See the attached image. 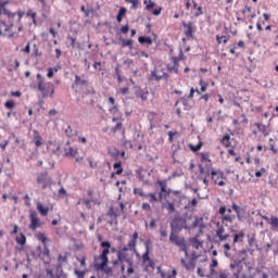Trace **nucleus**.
Listing matches in <instances>:
<instances>
[{
    "label": "nucleus",
    "mask_w": 278,
    "mask_h": 278,
    "mask_svg": "<svg viewBox=\"0 0 278 278\" xmlns=\"http://www.w3.org/2000/svg\"><path fill=\"white\" fill-rule=\"evenodd\" d=\"M77 134H79V131L73 130V128L71 126H67V128L65 129V136L67 138H73V137L77 136Z\"/></svg>",
    "instance_id": "obj_24"
},
{
    "label": "nucleus",
    "mask_w": 278,
    "mask_h": 278,
    "mask_svg": "<svg viewBox=\"0 0 278 278\" xmlns=\"http://www.w3.org/2000/svg\"><path fill=\"white\" fill-rule=\"evenodd\" d=\"M33 55H35V58H40L42 55V52H39L36 43L33 46Z\"/></svg>",
    "instance_id": "obj_45"
},
{
    "label": "nucleus",
    "mask_w": 278,
    "mask_h": 278,
    "mask_svg": "<svg viewBox=\"0 0 278 278\" xmlns=\"http://www.w3.org/2000/svg\"><path fill=\"white\" fill-rule=\"evenodd\" d=\"M15 242H17V244H21V247H25V244H27V237L25 236V233L21 232L20 237L15 238Z\"/></svg>",
    "instance_id": "obj_18"
},
{
    "label": "nucleus",
    "mask_w": 278,
    "mask_h": 278,
    "mask_svg": "<svg viewBox=\"0 0 278 278\" xmlns=\"http://www.w3.org/2000/svg\"><path fill=\"white\" fill-rule=\"evenodd\" d=\"M134 194H139V197H147V193L142 192L141 188H135Z\"/></svg>",
    "instance_id": "obj_56"
},
{
    "label": "nucleus",
    "mask_w": 278,
    "mask_h": 278,
    "mask_svg": "<svg viewBox=\"0 0 278 278\" xmlns=\"http://www.w3.org/2000/svg\"><path fill=\"white\" fill-rule=\"evenodd\" d=\"M169 242L175 244V247H179L180 251L185 253L186 257H188V244L186 243V238L179 237L177 235H172L169 237Z\"/></svg>",
    "instance_id": "obj_2"
},
{
    "label": "nucleus",
    "mask_w": 278,
    "mask_h": 278,
    "mask_svg": "<svg viewBox=\"0 0 278 278\" xmlns=\"http://www.w3.org/2000/svg\"><path fill=\"white\" fill-rule=\"evenodd\" d=\"M199 227L200 233H203V229H205V224L203 223V217L194 216V222L191 226H189V231L192 229H197Z\"/></svg>",
    "instance_id": "obj_8"
},
{
    "label": "nucleus",
    "mask_w": 278,
    "mask_h": 278,
    "mask_svg": "<svg viewBox=\"0 0 278 278\" xmlns=\"http://www.w3.org/2000/svg\"><path fill=\"white\" fill-rule=\"evenodd\" d=\"M170 227V235L172 236H178V233H181L182 229H186L189 231L190 226L186 224V217H180L179 215H175L172 223L169 224Z\"/></svg>",
    "instance_id": "obj_1"
},
{
    "label": "nucleus",
    "mask_w": 278,
    "mask_h": 278,
    "mask_svg": "<svg viewBox=\"0 0 278 278\" xmlns=\"http://www.w3.org/2000/svg\"><path fill=\"white\" fill-rule=\"evenodd\" d=\"M126 14H127V8L121 7L116 15L117 23H123V18H125Z\"/></svg>",
    "instance_id": "obj_15"
},
{
    "label": "nucleus",
    "mask_w": 278,
    "mask_h": 278,
    "mask_svg": "<svg viewBox=\"0 0 278 278\" xmlns=\"http://www.w3.org/2000/svg\"><path fill=\"white\" fill-rule=\"evenodd\" d=\"M79 155V152L73 148H70L67 152H65V157H76Z\"/></svg>",
    "instance_id": "obj_31"
},
{
    "label": "nucleus",
    "mask_w": 278,
    "mask_h": 278,
    "mask_svg": "<svg viewBox=\"0 0 278 278\" xmlns=\"http://www.w3.org/2000/svg\"><path fill=\"white\" fill-rule=\"evenodd\" d=\"M167 212L169 214H173L175 212V203L173 202H167Z\"/></svg>",
    "instance_id": "obj_53"
},
{
    "label": "nucleus",
    "mask_w": 278,
    "mask_h": 278,
    "mask_svg": "<svg viewBox=\"0 0 278 278\" xmlns=\"http://www.w3.org/2000/svg\"><path fill=\"white\" fill-rule=\"evenodd\" d=\"M229 38H230L229 35L228 36L216 35V40H217L218 45H220L222 42H224V45H227V42L229 41Z\"/></svg>",
    "instance_id": "obj_29"
},
{
    "label": "nucleus",
    "mask_w": 278,
    "mask_h": 278,
    "mask_svg": "<svg viewBox=\"0 0 278 278\" xmlns=\"http://www.w3.org/2000/svg\"><path fill=\"white\" fill-rule=\"evenodd\" d=\"M53 88V83H48L42 85V80L38 81V90L42 94V99H47L49 97V92Z\"/></svg>",
    "instance_id": "obj_6"
},
{
    "label": "nucleus",
    "mask_w": 278,
    "mask_h": 278,
    "mask_svg": "<svg viewBox=\"0 0 278 278\" xmlns=\"http://www.w3.org/2000/svg\"><path fill=\"white\" fill-rule=\"evenodd\" d=\"M67 40H71L73 48L79 47V42H77V43L75 42V41H76L75 37L68 36V37H67Z\"/></svg>",
    "instance_id": "obj_58"
},
{
    "label": "nucleus",
    "mask_w": 278,
    "mask_h": 278,
    "mask_svg": "<svg viewBox=\"0 0 278 278\" xmlns=\"http://www.w3.org/2000/svg\"><path fill=\"white\" fill-rule=\"evenodd\" d=\"M231 136H229V134L224 135V137L222 138L220 142L222 144H224L226 148L231 147Z\"/></svg>",
    "instance_id": "obj_23"
},
{
    "label": "nucleus",
    "mask_w": 278,
    "mask_h": 278,
    "mask_svg": "<svg viewBox=\"0 0 278 278\" xmlns=\"http://www.w3.org/2000/svg\"><path fill=\"white\" fill-rule=\"evenodd\" d=\"M42 257H47L49 261H51V251L49 250V247L43 245V252H41Z\"/></svg>",
    "instance_id": "obj_37"
},
{
    "label": "nucleus",
    "mask_w": 278,
    "mask_h": 278,
    "mask_svg": "<svg viewBox=\"0 0 278 278\" xmlns=\"http://www.w3.org/2000/svg\"><path fill=\"white\" fill-rule=\"evenodd\" d=\"M203 147V141H199L197 146L189 143V149L192 151V153H198V151H201V148Z\"/></svg>",
    "instance_id": "obj_25"
},
{
    "label": "nucleus",
    "mask_w": 278,
    "mask_h": 278,
    "mask_svg": "<svg viewBox=\"0 0 278 278\" xmlns=\"http://www.w3.org/2000/svg\"><path fill=\"white\" fill-rule=\"evenodd\" d=\"M34 140H35V146L36 147H41L42 146V137L40 135H38L37 130H35Z\"/></svg>",
    "instance_id": "obj_30"
},
{
    "label": "nucleus",
    "mask_w": 278,
    "mask_h": 278,
    "mask_svg": "<svg viewBox=\"0 0 278 278\" xmlns=\"http://www.w3.org/2000/svg\"><path fill=\"white\" fill-rule=\"evenodd\" d=\"M113 168L115 169L116 175H123V162L118 161L114 163Z\"/></svg>",
    "instance_id": "obj_22"
},
{
    "label": "nucleus",
    "mask_w": 278,
    "mask_h": 278,
    "mask_svg": "<svg viewBox=\"0 0 278 278\" xmlns=\"http://www.w3.org/2000/svg\"><path fill=\"white\" fill-rule=\"evenodd\" d=\"M135 173L138 179H144V175H142V167L137 168Z\"/></svg>",
    "instance_id": "obj_54"
},
{
    "label": "nucleus",
    "mask_w": 278,
    "mask_h": 278,
    "mask_svg": "<svg viewBox=\"0 0 278 278\" xmlns=\"http://www.w3.org/2000/svg\"><path fill=\"white\" fill-rule=\"evenodd\" d=\"M4 108L5 110H14V108H16V102H14V100H8L4 103Z\"/></svg>",
    "instance_id": "obj_35"
},
{
    "label": "nucleus",
    "mask_w": 278,
    "mask_h": 278,
    "mask_svg": "<svg viewBox=\"0 0 278 278\" xmlns=\"http://www.w3.org/2000/svg\"><path fill=\"white\" fill-rule=\"evenodd\" d=\"M123 129V123L118 122L113 128L112 131L113 134H116V131H121Z\"/></svg>",
    "instance_id": "obj_51"
},
{
    "label": "nucleus",
    "mask_w": 278,
    "mask_h": 278,
    "mask_svg": "<svg viewBox=\"0 0 278 278\" xmlns=\"http://www.w3.org/2000/svg\"><path fill=\"white\" fill-rule=\"evenodd\" d=\"M237 218L239 222L244 220V218H247V208L245 207H241L239 213H237Z\"/></svg>",
    "instance_id": "obj_28"
},
{
    "label": "nucleus",
    "mask_w": 278,
    "mask_h": 278,
    "mask_svg": "<svg viewBox=\"0 0 278 278\" xmlns=\"http://www.w3.org/2000/svg\"><path fill=\"white\" fill-rule=\"evenodd\" d=\"M37 184H41L42 190H47L52 184V178L48 172H42L37 176Z\"/></svg>",
    "instance_id": "obj_4"
},
{
    "label": "nucleus",
    "mask_w": 278,
    "mask_h": 278,
    "mask_svg": "<svg viewBox=\"0 0 278 278\" xmlns=\"http://www.w3.org/2000/svg\"><path fill=\"white\" fill-rule=\"evenodd\" d=\"M194 92H197L198 94H201V90L194 89V87H191L190 93L188 94L187 99H194Z\"/></svg>",
    "instance_id": "obj_42"
},
{
    "label": "nucleus",
    "mask_w": 278,
    "mask_h": 278,
    "mask_svg": "<svg viewBox=\"0 0 278 278\" xmlns=\"http://www.w3.org/2000/svg\"><path fill=\"white\" fill-rule=\"evenodd\" d=\"M110 255L109 249H103L102 253L99 256H94V260H101L102 262L99 264H94V268H108V264H110V258L108 257Z\"/></svg>",
    "instance_id": "obj_3"
},
{
    "label": "nucleus",
    "mask_w": 278,
    "mask_h": 278,
    "mask_svg": "<svg viewBox=\"0 0 278 278\" xmlns=\"http://www.w3.org/2000/svg\"><path fill=\"white\" fill-rule=\"evenodd\" d=\"M84 86H88V80L83 79V77L79 75H75V80L72 84V89L77 92V88H84Z\"/></svg>",
    "instance_id": "obj_7"
},
{
    "label": "nucleus",
    "mask_w": 278,
    "mask_h": 278,
    "mask_svg": "<svg viewBox=\"0 0 278 278\" xmlns=\"http://www.w3.org/2000/svg\"><path fill=\"white\" fill-rule=\"evenodd\" d=\"M185 268L186 270H194V268H197V263H194V261L189 260Z\"/></svg>",
    "instance_id": "obj_41"
},
{
    "label": "nucleus",
    "mask_w": 278,
    "mask_h": 278,
    "mask_svg": "<svg viewBox=\"0 0 278 278\" xmlns=\"http://www.w3.org/2000/svg\"><path fill=\"white\" fill-rule=\"evenodd\" d=\"M29 220L30 224L28 226V229H30V231H36V229L40 228V218L38 217V212L30 211Z\"/></svg>",
    "instance_id": "obj_5"
},
{
    "label": "nucleus",
    "mask_w": 278,
    "mask_h": 278,
    "mask_svg": "<svg viewBox=\"0 0 278 278\" xmlns=\"http://www.w3.org/2000/svg\"><path fill=\"white\" fill-rule=\"evenodd\" d=\"M138 42L140 45H153V39H151V37H147V36H139L138 37Z\"/></svg>",
    "instance_id": "obj_17"
},
{
    "label": "nucleus",
    "mask_w": 278,
    "mask_h": 278,
    "mask_svg": "<svg viewBox=\"0 0 278 278\" xmlns=\"http://www.w3.org/2000/svg\"><path fill=\"white\" fill-rule=\"evenodd\" d=\"M227 206L219 207V215L222 216V220H226V223H233L236 220V215H226Z\"/></svg>",
    "instance_id": "obj_10"
},
{
    "label": "nucleus",
    "mask_w": 278,
    "mask_h": 278,
    "mask_svg": "<svg viewBox=\"0 0 278 278\" xmlns=\"http://www.w3.org/2000/svg\"><path fill=\"white\" fill-rule=\"evenodd\" d=\"M84 94H97V91L94 90L93 86H89L87 84Z\"/></svg>",
    "instance_id": "obj_39"
},
{
    "label": "nucleus",
    "mask_w": 278,
    "mask_h": 278,
    "mask_svg": "<svg viewBox=\"0 0 278 278\" xmlns=\"http://www.w3.org/2000/svg\"><path fill=\"white\" fill-rule=\"evenodd\" d=\"M117 260H119L121 264H123V262H125V260H127L125 252L118 250L117 251Z\"/></svg>",
    "instance_id": "obj_43"
},
{
    "label": "nucleus",
    "mask_w": 278,
    "mask_h": 278,
    "mask_svg": "<svg viewBox=\"0 0 278 278\" xmlns=\"http://www.w3.org/2000/svg\"><path fill=\"white\" fill-rule=\"evenodd\" d=\"M37 240H39V242L43 243V247H47V236H45V233L40 232L39 235H37Z\"/></svg>",
    "instance_id": "obj_40"
},
{
    "label": "nucleus",
    "mask_w": 278,
    "mask_h": 278,
    "mask_svg": "<svg viewBox=\"0 0 278 278\" xmlns=\"http://www.w3.org/2000/svg\"><path fill=\"white\" fill-rule=\"evenodd\" d=\"M182 27H185V36L187 37V38H194V31H195V29H194V24L192 23V22H188V23H186V22H182Z\"/></svg>",
    "instance_id": "obj_9"
},
{
    "label": "nucleus",
    "mask_w": 278,
    "mask_h": 278,
    "mask_svg": "<svg viewBox=\"0 0 278 278\" xmlns=\"http://www.w3.org/2000/svg\"><path fill=\"white\" fill-rule=\"evenodd\" d=\"M211 176H212V179H215L216 177L217 179H223V177H225V172L211 167Z\"/></svg>",
    "instance_id": "obj_14"
},
{
    "label": "nucleus",
    "mask_w": 278,
    "mask_h": 278,
    "mask_svg": "<svg viewBox=\"0 0 278 278\" xmlns=\"http://www.w3.org/2000/svg\"><path fill=\"white\" fill-rule=\"evenodd\" d=\"M151 249H153V242L150 239H148L146 241V252L142 254L143 262L151 261V257L149 256V253H151Z\"/></svg>",
    "instance_id": "obj_11"
},
{
    "label": "nucleus",
    "mask_w": 278,
    "mask_h": 278,
    "mask_svg": "<svg viewBox=\"0 0 278 278\" xmlns=\"http://www.w3.org/2000/svg\"><path fill=\"white\" fill-rule=\"evenodd\" d=\"M151 79H154V81H161V79H162V70L154 68L151 72V76L149 77V81H151Z\"/></svg>",
    "instance_id": "obj_13"
},
{
    "label": "nucleus",
    "mask_w": 278,
    "mask_h": 278,
    "mask_svg": "<svg viewBox=\"0 0 278 278\" xmlns=\"http://www.w3.org/2000/svg\"><path fill=\"white\" fill-rule=\"evenodd\" d=\"M219 278H229V273H227V270L220 271Z\"/></svg>",
    "instance_id": "obj_64"
},
{
    "label": "nucleus",
    "mask_w": 278,
    "mask_h": 278,
    "mask_svg": "<svg viewBox=\"0 0 278 278\" xmlns=\"http://www.w3.org/2000/svg\"><path fill=\"white\" fill-rule=\"evenodd\" d=\"M3 14L8 16L9 21H12L14 16H16V13L11 12L10 10H4Z\"/></svg>",
    "instance_id": "obj_48"
},
{
    "label": "nucleus",
    "mask_w": 278,
    "mask_h": 278,
    "mask_svg": "<svg viewBox=\"0 0 278 278\" xmlns=\"http://www.w3.org/2000/svg\"><path fill=\"white\" fill-rule=\"evenodd\" d=\"M269 225H271V227H273L274 229H278V218L275 217V216H271V217H270Z\"/></svg>",
    "instance_id": "obj_44"
},
{
    "label": "nucleus",
    "mask_w": 278,
    "mask_h": 278,
    "mask_svg": "<svg viewBox=\"0 0 278 278\" xmlns=\"http://www.w3.org/2000/svg\"><path fill=\"white\" fill-rule=\"evenodd\" d=\"M101 249H112V243L110 241H102L100 243Z\"/></svg>",
    "instance_id": "obj_52"
},
{
    "label": "nucleus",
    "mask_w": 278,
    "mask_h": 278,
    "mask_svg": "<svg viewBox=\"0 0 278 278\" xmlns=\"http://www.w3.org/2000/svg\"><path fill=\"white\" fill-rule=\"evenodd\" d=\"M37 211L41 216H47V214H49V206H45L41 202H37Z\"/></svg>",
    "instance_id": "obj_16"
},
{
    "label": "nucleus",
    "mask_w": 278,
    "mask_h": 278,
    "mask_svg": "<svg viewBox=\"0 0 278 278\" xmlns=\"http://www.w3.org/2000/svg\"><path fill=\"white\" fill-rule=\"evenodd\" d=\"M180 101L184 105L185 111L192 110V106L190 105V103H188V99H186V97H181Z\"/></svg>",
    "instance_id": "obj_36"
},
{
    "label": "nucleus",
    "mask_w": 278,
    "mask_h": 278,
    "mask_svg": "<svg viewBox=\"0 0 278 278\" xmlns=\"http://www.w3.org/2000/svg\"><path fill=\"white\" fill-rule=\"evenodd\" d=\"M223 233H225V227L220 226L217 230H216V236L219 238L223 236Z\"/></svg>",
    "instance_id": "obj_60"
},
{
    "label": "nucleus",
    "mask_w": 278,
    "mask_h": 278,
    "mask_svg": "<svg viewBox=\"0 0 278 278\" xmlns=\"http://www.w3.org/2000/svg\"><path fill=\"white\" fill-rule=\"evenodd\" d=\"M121 155V157H125V151H119L114 149L113 152H111V156L114 157V160H117V157Z\"/></svg>",
    "instance_id": "obj_33"
},
{
    "label": "nucleus",
    "mask_w": 278,
    "mask_h": 278,
    "mask_svg": "<svg viewBox=\"0 0 278 278\" xmlns=\"http://www.w3.org/2000/svg\"><path fill=\"white\" fill-rule=\"evenodd\" d=\"M80 12H83L85 14L86 17L90 16V14H94V9L92 7H88L86 9L85 5L80 7Z\"/></svg>",
    "instance_id": "obj_19"
},
{
    "label": "nucleus",
    "mask_w": 278,
    "mask_h": 278,
    "mask_svg": "<svg viewBox=\"0 0 278 278\" xmlns=\"http://www.w3.org/2000/svg\"><path fill=\"white\" fill-rule=\"evenodd\" d=\"M167 135H168V141L169 142H174V136H179V132L178 131H172V130H169L168 132H167Z\"/></svg>",
    "instance_id": "obj_50"
},
{
    "label": "nucleus",
    "mask_w": 278,
    "mask_h": 278,
    "mask_svg": "<svg viewBox=\"0 0 278 278\" xmlns=\"http://www.w3.org/2000/svg\"><path fill=\"white\" fill-rule=\"evenodd\" d=\"M198 203L199 201L197 200V198H193L191 201L187 203V205H185L184 210H190V207L197 206Z\"/></svg>",
    "instance_id": "obj_34"
},
{
    "label": "nucleus",
    "mask_w": 278,
    "mask_h": 278,
    "mask_svg": "<svg viewBox=\"0 0 278 278\" xmlns=\"http://www.w3.org/2000/svg\"><path fill=\"white\" fill-rule=\"evenodd\" d=\"M153 8H155V2H153L152 0H149L148 4L146 5V9L153 10Z\"/></svg>",
    "instance_id": "obj_61"
},
{
    "label": "nucleus",
    "mask_w": 278,
    "mask_h": 278,
    "mask_svg": "<svg viewBox=\"0 0 278 278\" xmlns=\"http://www.w3.org/2000/svg\"><path fill=\"white\" fill-rule=\"evenodd\" d=\"M242 262H244V260H235L232 264L237 265V270L233 271L232 276L235 278H240V273H242Z\"/></svg>",
    "instance_id": "obj_12"
},
{
    "label": "nucleus",
    "mask_w": 278,
    "mask_h": 278,
    "mask_svg": "<svg viewBox=\"0 0 278 278\" xmlns=\"http://www.w3.org/2000/svg\"><path fill=\"white\" fill-rule=\"evenodd\" d=\"M149 94V91H144V90H142V89H140L139 91H137L136 92V96L137 97H140V99L142 100V101H147V99H148V96Z\"/></svg>",
    "instance_id": "obj_32"
},
{
    "label": "nucleus",
    "mask_w": 278,
    "mask_h": 278,
    "mask_svg": "<svg viewBox=\"0 0 278 278\" xmlns=\"http://www.w3.org/2000/svg\"><path fill=\"white\" fill-rule=\"evenodd\" d=\"M119 40L122 42V47H128V49H134V41L131 39H123V37H119Z\"/></svg>",
    "instance_id": "obj_21"
},
{
    "label": "nucleus",
    "mask_w": 278,
    "mask_h": 278,
    "mask_svg": "<svg viewBox=\"0 0 278 278\" xmlns=\"http://www.w3.org/2000/svg\"><path fill=\"white\" fill-rule=\"evenodd\" d=\"M248 244H249V247H253V243L255 242V236H252V237H250V236H248Z\"/></svg>",
    "instance_id": "obj_62"
},
{
    "label": "nucleus",
    "mask_w": 278,
    "mask_h": 278,
    "mask_svg": "<svg viewBox=\"0 0 278 278\" xmlns=\"http://www.w3.org/2000/svg\"><path fill=\"white\" fill-rule=\"evenodd\" d=\"M138 240V232L132 233V239L128 242V249L132 251V249H136V241Z\"/></svg>",
    "instance_id": "obj_20"
},
{
    "label": "nucleus",
    "mask_w": 278,
    "mask_h": 278,
    "mask_svg": "<svg viewBox=\"0 0 278 278\" xmlns=\"http://www.w3.org/2000/svg\"><path fill=\"white\" fill-rule=\"evenodd\" d=\"M146 197H150V201L157 203L156 193H146Z\"/></svg>",
    "instance_id": "obj_57"
},
{
    "label": "nucleus",
    "mask_w": 278,
    "mask_h": 278,
    "mask_svg": "<svg viewBox=\"0 0 278 278\" xmlns=\"http://www.w3.org/2000/svg\"><path fill=\"white\" fill-rule=\"evenodd\" d=\"M108 216H114L115 219L118 218V214L116 213V211H114V206H111L109 208Z\"/></svg>",
    "instance_id": "obj_49"
},
{
    "label": "nucleus",
    "mask_w": 278,
    "mask_h": 278,
    "mask_svg": "<svg viewBox=\"0 0 278 278\" xmlns=\"http://www.w3.org/2000/svg\"><path fill=\"white\" fill-rule=\"evenodd\" d=\"M200 86H201L200 92H205V90H207V87L210 86V84L206 81H203V79H201Z\"/></svg>",
    "instance_id": "obj_46"
},
{
    "label": "nucleus",
    "mask_w": 278,
    "mask_h": 278,
    "mask_svg": "<svg viewBox=\"0 0 278 278\" xmlns=\"http://www.w3.org/2000/svg\"><path fill=\"white\" fill-rule=\"evenodd\" d=\"M256 127L258 129V131H261L263 134V136H268V130L266 129V125L264 124H256Z\"/></svg>",
    "instance_id": "obj_38"
},
{
    "label": "nucleus",
    "mask_w": 278,
    "mask_h": 278,
    "mask_svg": "<svg viewBox=\"0 0 278 278\" xmlns=\"http://www.w3.org/2000/svg\"><path fill=\"white\" fill-rule=\"evenodd\" d=\"M96 269L102 270L103 273H105V275H111V273H112V267H108V265L103 269H101V268H96Z\"/></svg>",
    "instance_id": "obj_59"
},
{
    "label": "nucleus",
    "mask_w": 278,
    "mask_h": 278,
    "mask_svg": "<svg viewBox=\"0 0 278 278\" xmlns=\"http://www.w3.org/2000/svg\"><path fill=\"white\" fill-rule=\"evenodd\" d=\"M122 34H128L129 33V24H126L121 28Z\"/></svg>",
    "instance_id": "obj_63"
},
{
    "label": "nucleus",
    "mask_w": 278,
    "mask_h": 278,
    "mask_svg": "<svg viewBox=\"0 0 278 278\" xmlns=\"http://www.w3.org/2000/svg\"><path fill=\"white\" fill-rule=\"evenodd\" d=\"M189 242H191V244H197L194 245V249H199V247L203 244V242L199 240V235H195V237L189 238Z\"/></svg>",
    "instance_id": "obj_27"
},
{
    "label": "nucleus",
    "mask_w": 278,
    "mask_h": 278,
    "mask_svg": "<svg viewBox=\"0 0 278 278\" xmlns=\"http://www.w3.org/2000/svg\"><path fill=\"white\" fill-rule=\"evenodd\" d=\"M156 184L161 188V192H165L166 194H170V189L166 190V180H157Z\"/></svg>",
    "instance_id": "obj_26"
},
{
    "label": "nucleus",
    "mask_w": 278,
    "mask_h": 278,
    "mask_svg": "<svg viewBox=\"0 0 278 278\" xmlns=\"http://www.w3.org/2000/svg\"><path fill=\"white\" fill-rule=\"evenodd\" d=\"M175 64H179V60H184V50L180 49L178 56L173 58Z\"/></svg>",
    "instance_id": "obj_47"
},
{
    "label": "nucleus",
    "mask_w": 278,
    "mask_h": 278,
    "mask_svg": "<svg viewBox=\"0 0 278 278\" xmlns=\"http://www.w3.org/2000/svg\"><path fill=\"white\" fill-rule=\"evenodd\" d=\"M74 275H77V278H84L86 276V270L81 271V270L75 269Z\"/></svg>",
    "instance_id": "obj_55"
}]
</instances>
